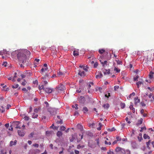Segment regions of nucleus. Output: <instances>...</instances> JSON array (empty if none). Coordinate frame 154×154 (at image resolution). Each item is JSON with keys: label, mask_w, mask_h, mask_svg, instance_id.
<instances>
[{"label": "nucleus", "mask_w": 154, "mask_h": 154, "mask_svg": "<svg viewBox=\"0 0 154 154\" xmlns=\"http://www.w3.org/2000/svg\"><path fill=\"white\" fill-rule=\"evenodd\" d=\"M22 90L23 91H25L26 92L28 91L25 88H23L22 89Z\"/></svg>", "instance_id": "obj_61"}, {"label": "nucleus", "mask_w": 154, "mask_h": 154, "mask_svg": "<svg viewBox=\"0 0 154 154\" xmlns=\"http://www.w3.org/2000/svg\"><path fill=\"white\" fill-rule=\"evenodd\" d=\"M7 153L5 150L2 149L1 150V154H6Z\"/></svg>", "instance_id": "obj_39"}, {"label": "nucleus", "mask_w": 154, "mask_h": 154, "mask_svg": "<svg viewBox=\"0 0 154 154\" xmlns=\"http://www.w3.org/2000/svg\"><path fill=\"white\" fill-rule=\"evenodd\" d=\"M103 73L104 74H109L110 73V70L109 69L107 70L105 69L104 71H103Z\"/></svg>", "instance_id": "obj_18"}, {"label": "nucleus", "mask_w": 154, "mask_h": 154, "mask_svg": "<svg viewBox=\"0 0 154 154\" xmlns=\"http://www.w3.org/2000/svg\"><path fill=\"white\" fill-rule=\"evenodd\" d=\"M24 119L25 120L28 121L29 120V117H28L26 116H25L24 117Z\"/></svg>", "instance_id": "obj_48"}, {"label": "nucleus", "mask_w": 154, "mask_h": 154, "mask_svg": "<svg viewBox=\"0 0 154 154\" xmlns=\"http://www.w3.org/2000/svg\"><path fill=\"white\" fill-rule=\"evenodd\" d=\"M82 110L84 111V113H85V112H88V109L87 107H84L83 108Z\"/></svg>", "instance_id": "obj_25"}, {"label": "nucleus", "mask_w": 154, "mask_h": 154, "mask_svg": "<svg viewBox=\"0 0 154 154\" xmlns=\"http://www.w3.org/2000/svg\"><path fill=\"white\" fill-rule=\"evenodd\" d=\"M18 133L19 136L23 137L24 136L25 133L23 131L18 130Z\"/></svg>", "instance_id": "obj_9"}, {"label": "nucleus", "mask_w": 154, "mask_h": 154, "mask_svg": "<svg viewBox=\"0 0 154 154\" xmlns=\"http://www.w3.org/2000/svg\"><path fill=\"white\" fill-rule=\"evenodd\" d=\"M20 123L19 122L16 121L13 123V125L15 127V128H20Z\"/></svg>", "instance_id": "obj_4"}, {"label": "nucleus", "mask_w": 154, "mask_h": 154, "mask_svg": "<svg viewBox=\"0 0 154 154\" xmlns=\"http://www.w3.org/2000/svg\"><path fill=\"white\" fill-rule=\"evenodd\" d=\"M117 141H120L121 140V138L119 136H117L116 137Z\"/></svg>", "instance_id": "obj_49"}, {"label": "nucleus", "mask_w": 154, "mask_h": 154, "mask_svg": "<svg viewBox=\"0 0 154 154\" xmlns=\"http://www.w3.org/2000/svg\"><path fill=\"white\" fill-rule=\"evenodd\" d=\"M45 87H44V85H42L41 86L39 85L38 88L39 90H41L42 89H43L44 90V88Z\"/></svg>", "instance_id": "obj_35"}, {"label": "nucleus", "mask_w": 154, "mask_h": 154, "mask_svg": "<svg viewBox=\"0 0 154 154\" xmlns=\"http://www.w3.org/2000/svg\"><path fill=\"white\" fill-rule=\"evenodd\" d=\"M7 62H3L2 63V65L3 66H4L5 67H6L7 66Z\"/></svg>", "instance_id": "obj_51"}, {"label": "nucleus", "mask_w": 154, "mask_h": 154, "mask_svg": "<svg viewBox=\"0 0 154 154\" xmlns=\"http://www.w3.org/2000/svg\"><path fill=\"white\" fill-rule=\"evenodd\" d=\"M114 70L116 72L118 73L120 72V69H118L116 67H115L114 69Z\"/></svg>", "instance_id": "obj_31"}, {"label": "nucleus", "mask_w": 154, "mask_h": 154, "mask_svg": "<svg viewBox=\"0 0 154 154\" xmlns=\"http://www.w3.org/2000/svg\"><path fill=\"white\" fill-rule=\"evenodd\" d=\"M79 101L80 103H84L85 101V98L84 97L81 96L79 99Z\"/></svg>", "instance_id": "obj_6"}, {"label": "nucleus", "mask_w": 154, "mask_h": 154, "mask_svg": "<svg viewBox=\"0 0 154 154\" xmlns=\"http://www.w3.org/2000/svg\"><path fill=\"white\" fill-rule=\"evenodd\" d=\"M39 61V59H35L34 60V63L35 64H38Z\"/></svg>", "instance_id": "obj_37"}, {"label": "nucleus", "mask_w": 154, "mask_h": 154, "mask_svg": "<svg viewBox=\"0 0 154 154\" xmlns=\"http://www.w3.org/2000/svg\"><path fill=\"white\" fill-rule=\"evenodd\" d=\"M38 81L37 80H36L35 81H34L33 82V83L34 84H38Z\"/></svg>", "instance_id": "obj_55"}, {"label": "nucleus", "mask_w": 154, "mask_h": 154, "mask_svg": "<svg viewBox=\"0 0 154 154\" xmlns=\"http://www.w3.org/2000/svg\"><path fill=\"white\" fill-rule=\"evenodd\" d=\"M135 95V93L134 92H133L128 97H127L128 99H129L131 98V97L132 96H134Z\"/></svg>", "instance_id": "obj_27"}, {"label": "nucleus", "mask_w": 154, "mask_h": 154, "mask_svg": "<svg viewBox=\"0 0 154 154\" xmlns=\"http://www.w3.org/2000/svg\"><path fill=\"white\" fill-rule=\"evenodd\" d=\"M66 129V128L63 126H62L60 127V130L61 131H64Z\"/></svg>", "instance_id": "obj_46"}, {"label": "nucleus", "mask_w": 154, "mask_h": 154, "mask_svg": "<svg viewBox=\"0 0 154 154\" xmlns=\"http://www.w3.org/2000/svg\"><path fill=\"white\" fill-rule=\"evenodd\" d=\"M101 149L102 150H103L104 151H106V148L105 147H102Z\"/></svg>", "instance_id": "obj_59"}, {"label": "nucleus", "mask_w": 154, "mask_h": 154, "mask_svg": "<svg viewBox=\"0 0 154 154\" xmlns=\"http://www.w3.org/2000/svg\"><path fill=\"white\" fill-rule=\"evenodd\" d=\"M134 104L135 106L137 105V103L140 102V100L138 99V97H135L134 98Z\"/></svg>", "instance_id": "obj_8"}, {"label": "nucleus", "mask_w": 154, "mask_h": 154, "mask_svg": "<svg viewBox=\"0 0 154 154\" xmlns=\"http://www.w3.org/2000/svg\"><path fill=\"white\" fill-rule=\"evenodd\" d=\"M55 122L57 124H61L63 123V121L59 116H57V119L56 120Z\"/></svg>", "instance_id": "obj_3"}, {"label": "nucleus", "mask_w": 154, "mask_h": 154, "mask_svg": "<svg viewBox=\"0 0 154 154\" xmlns=\"http://www.w3.org/2000/svg\"><path fill=\"white\" fill-rule=\"evenodd\" d=\"M143 83L141 81H139L137 82L136 83L137 86L138 88H139V85H140L141 84H143Z\"/></svg>", "instance_id": "obj_26"}, {"label": "nucleus", "mask_w": 154, "mask_h": 154, "mask_svg": "<svg viewBox=\"0 0 154 154\" xmlns=\"http://www.w3.org/2000/svg\"><path fill=\"white\" fill-rule=\"evenodd\" d=\"M139 76L138 75H137L136 77H134V81H137L138 79L139 78Z\"/></svg>", "instance_id": "obj_41"}, {"label": "nucleus", "mask_w": 154, "mask_h": 154, "mask_svg": "<svg viewBox=\"0 0 154 154\" xmlns=\"http://www.w3.org/2000/svg\"><path fill=\"white\" fill-rule=\"evenodd\" d=\"M123 150V149L122 148L118 147H116V148L115 149V150L116 152H118L120 151H122V150Z\"/></svg>", "instance_id": "obj_17"}, {"label": "nucleus", "mask_w": 154, "mask_h": 154, "mask_svg": "<svg viewBox=\"0 0 154 154\" xmlns=\"http://www.w3.org/2000/svg\"><path fill=\"white\" fill-rule=\"evenodd\" d=\"M33 146L35 147L38 148L39 146V145L37 143H35L33 144Z\"/></svg>", "instance_id": "obj_50"}, {"label": "nucleus", "mask_w": 154, "mask_h": 154, "mask_svg": "<svg viewBox=\"0 0 154 154\" xmlns=\"http://www.w3.org/2000/svg\"><path fill=\"white\" fill-rule=\"evenodd\" d=\"M79 67H80L81 68H83V69L86 72H87L88 71L87 69L88 67L87 66H80Z\"/></svg>", "instance_id": "obj_22"}, {"label": "nucleus", "mask_w": 154, "mask_h": 154, "mask_svg": "<svg viewBox=\"0 0 154 154\" xmlns=\"http://www.w3.org/2000/svg\"><path fill=\"white\" fill-rule=\"evenodd\" d=\"M73 54L75 57H76L79 55V52L78 51L75 50L73 51Z\"/></svg>", "instance_id": "obj_16"}, {"label": "nucleus", "mask_w": 154, "mask_h": 154, "mask_svg": "<svg viewBox=\"0 0 154 154\" xmlns=\"http://www.w3.org/2000/svg\"><path fill=\"white\" fill-rule=\"evenodd\" d=\"M107 154H114V153L112 151H111L110 150H109L107 152Z\"/></svg>", "instance_id": "obj_45"}, {"label": "nucleus", "mask_w": 154, "mask_h": 154, "mask_svg": "<svg viewBox=\"0 0 154 154\" xmlns=\"http://www.w3.org/2000/svg\"><path fill=\"white\" fill-rule=\"evenodd\" d=\"M143 129H145V130L146 129V128L145 126L141 127V130H140V131L141 132H142L143 131Z\"/></svg>", "instance_id": "obj_54"}, {"label": "nucleus", "mask_w": 154, "mask_h": 154, "mask_svg": "<svg viewBox=\"0 0 154 154\" xmlns=\"http://www.w3.org/2000/svg\"><path fill=\"white\" fill-rule=\"evenodd\" d=\"M119 88V86H115L114 87V90L115 91H116L117 89H118Z\"/></svg>", "instance_id": "obj_56"}, {"label": "nucleus", "mask_w": 154, "mask_h": 154, "mask_svg": "<svg viewBox=\"0 0 154 154\" xmlns=\"http://www.w3.org/2000/svg\"><path fill=\"white\" fill-rule=\"evenodd\" d=\"M5 125L7 128H8L9 126V124L8 123H6L5 124Z\"/></svg>", "instance_id": "obj_64"}, {"label": "nucleus", "mask_w": 154, "mask_h": 154, "mask_svg": "<svg viewBox=\"0 0 154 154\" xmlns=\"http://www.w3.org/2000/svg\"><path fill=\"white\" fill-rule=\"evenodd\" d=\"M129 108L131 110H132L133 113H134L135 112V108L133 107L132 105H130L129 106Z\"/></svg>", "instance_id": "obj_20"}, {"label": "nucleus", "mask_w": 154, "mask_h": 154, "mask_svg": "<svg viewBox=\"0 0 154 154\" xmlns=\"http://www.w3.org/2000/svg\"><path fill=\"white\" fill-rule=\"evenodd\" d=\"M17 57L20 62L24 64L26 60V55L21 51L17 54Z\"/></svg>", "instance_id": "obj_1"}, {"label": "nucleus", "mask_w": 154, "mask_h": 154, "mask_svg": "<svg viewBox=\"0 0 154 154\" xmlns=\"http://www.w3.org/2000/svg\"><path fill=\"white\" fill-rule=\"evenodd\" d=\"M44 91L46 93L50 94L51 93L54 91V89L50 88H45L44 89Z\"/></svg>", "instance_id": "obj_2"}, {"label": "nucleus", "mask_w": 154, "mask_h": 154, "mask_svg": "<svg viewBox=\"0 0 154 154\" xmlns=\"http://www.w3.org/2000/svg\"><path fill=\"white\" fill-rule=\"evenodd\" d=\"M34 152L35 153H39L40 152V151L38 149H35L34 150Z\"/></svg>", "instance_id": "obj_52"}, {"label": "nucleus", "mask_w": 154, "mask_h": 154, "mask_svg": "<svg viewBox=\"0 0 154 154\" xmlns=\"http://www.w3.org/2000/svg\"><path fill=\"white\" fill-rule=\"evenodd\" d=\"M58 90L63 91L65 89V86L63 84H60L57 87Z\"/></svg>", "instance_id": "obj_5"}, {"label": "nucleus", "mask_w": 154, "mask_h": 154, "mask_svg": "<svg viewBox=\"0 0 154 154\" xmlns=\"http://www.w3.org/2000/svg\"><path fill=\"white\" fill-rule=\"evenodd\" d=\"M116 61L117 62V63L118 64H119V65L121 64L122 65V62L121 61H120L119 60H116Z\"/></svg>", "instance_id": "obj_42"}, {"label": "nucleus", "mask_w": 154, "mask_h": 154, "mask_svg": "<svg viewBox=\"0 0 154 154\" xmlns=\"http://www.w3.org/2000/svg\"><path fill=\"white\" fill-rule=\"evenodd\" d=\"M53 132L52 131H47L46 132V134L47 135L49 136L50 134H51Z\"/></svg>", "instance_id": "obj_23"}, {"label": "nucleus", "mask_w": 154, "mask_h": 154, "mask_svg": "<svg viewBox=\"0 0 154 154\" xmlns=\"http://www.w3.org/2000/svg\"><path fill=\"white\" fill-rule=\"evenodd\" d=\"M57 74L59 76H61L62 75L64 76V74L60 71H59L57 72Z\"/></svg>", "instance_id": "obj_33"}, {"label": "nucleus", "mask_w": 154, "mask_h": 154, "mask_svg": "<svg viewBox=\"0 0 154 154\" xmlns=\"http://www.w3.org/2000/svg\"><path fill=\"white\" fill-rule=\"evenodd\" d=\"M61 149H62V150L61 151H60V152H59V154H61L62 153H63V150H64V148H63V147H62L61 148Z\"/></svg>", "instance_id": "obj_63"}, {"label": "nucleus", "mask_w": 154, "mask_h": 154, "mask_svg": "<svg viewBox=\"0 0 154 154\" xmlns=\"http://www.w3.org/2000/svg\"><path fill=\"white\" fill-rule=\"evenodd\" d=\"M96 141L97 142V144L98 145H99V139L98 138V139H96Z\"/></svg>", "instance_id": "obj_60"}, {"label": "nucleus", "mask_w": 154, "mask_h": 154, "mask_svg": "<svg viewBox=\"0 0 154 154\" xmlns=\"http://www.w3.org/2000/svg\"><path fill=\"white\" fill-rule=\"evenodd\" d=\"M154 72L152 71H150L149 74V78L150 79H152L153 76Z\"/></svg>", "instance_id": "obj_15"}, {"label": "nucleus", "mask_w": 154, "mask_h": 154, "mask_svg": "<svg viewBox=\"0 0 154 154\" xmlns=\"http://www.w3.org/2000/svg\"><path fill=\"white\" fill-rule=\"evenodd\" d=\"M23 52L26 54V56H29L30 54V52L29 50L27 49H25L22 51H21Z\"/></svg>", "instance_id": "obj_7"}, {"label": "nucleus", "mask_w": 154, "mask_h": 154, "mask_svg": "<svg viewBox=\"0 0 154 154\" xmlns=\"http://www.w3.org/2000/svg\"><path fill=\"white\" fill-rule=\"evenodd\" d=\"M125 120L128 124H130L131 123V122L130 121L128 120V119L127 117L126 118Z\"/></svg>", "instance_id": "obj_53"}, {"label": "nucleus", "mask_w": 154, "mask_h": 154, "mask_svg": "<svg viewBox=\"0 0 154 154\" xmlns=\"http://www.w3.org/2000/svg\"><path fill=\"white\" fill-rule=\"evenodd\" d=\"M77 137V134H72V135L71 138L70 139V141L71 142H73L75 138V137Z\"/></svg>", "instance_id": "obj_12"}, {"label": "nucleus", "mask_w": 154, "mask_h": 154, "mask_svg": "<svg viewBox=\"0 0 154 154\" xmlns=\"http://www.w3.org/2000/svg\"><path fill=\"white\" fill-rule=\"evenodd\" d=\"M98 65V63L97 62H96L94 64V66L95 68H96L97 66Z\"/></svg>", "instance_id": "obj_57"}, {"label": "nucleus", "mask_w": 154, "mask_h": 154, "mask_svg": "<svg viewBox=\"0 0 154 154\" xmlns=\"http://www.w3.org/2000/svg\"><path fill=\"white\" fill-rule=\"evenodd\" d=\"M105 51V50L103 49H100L99 50V52L101 54H103Z\"/></svg>", "instance_id": "obj_32"}, {"label": "nucleus", "mask_w": 154, "mask_h": 154, "mask_svg": "<svg viewBox=\"0 0 154 154\" xmlns=\"http://www.w3.org/2000/svg\"><path fill=\"white\" fill-rule=\"evenodd\" d=\"M143 138L145 139H150V137L148 136V135L146 134H144L143 135Z\"/></svg>", "instance_id": "obj_24"}, {"label": "nucleus", "mask_w": 154, "mask_h": 154, "mask_svg": "<svg viewBox=\"0 0 154 154\" xmlns=\"http://www.w3.org/2000/svg\"><path fill=\"white\" fill-rule=\"evenodd\" d=\"M78 128L81 131L83 130V126L80 124H78L77 125Z\"/></svg>", "instance_id": "obj_19"}, {"label": "nucleus", "mask_w": 154, "mask_h": 154, "mask_svg": "<svg viewBox=\"0 0 154 154\" xmlns=\"http://www.w3.org/2000/svg\"><path fill=\"white\" fill-rule=\"evenodd\" d=\"M131 146L134 149L137 148V145L135 142H132Z\"/></svg>", "instance_id": "obj_11"}, {"label": "nucleus", "mask_w": 154, "mask_h": 154, "mask_svg": "<svg viewBox=\"0 0 154 154\" xmlns=\"http://www.w3.org/2000/svg\"><path fill=\"white\" fill-rule=\"evenodd\" d=\"M19 86V85L18 84H14V85H13L12 86V88H17Z\"/></svg>", "instance_id": "obj_34"}, {"label": "nucleus", "mask_w": 154, "mask_h": 154, "mask_svg": "<svg viewBox=\"0 0 154 154\" xmlns=\"http://www.w3.org/2000/svg\"><path fill=\"white\" fill-rule=\"evenodd\" d=\"M150 143H151V141H150V140H149V141L148 142H146V143L147 147L149 149L150 148L149 147V145H150Z\"/></svg>", "instance_id": "obj_36"}, {"label": "nucleus", "mask_w": 154, "mask_h": 154, "mask_svg": "<svg viewBox=\"0 0 154 154\" xmlns=\"http://www.w3.org/2000/svg\"><path fill=\"white\" fill-rule=\"evenodd\" d=\"M43 84L45 86L46 85L48 84V82L47 81H44L43 82Z\"/></svg>", "instance_id": "obj_58"}, {"label": "nucleus", "mask_w": 154, "mask_h": 154, "mask_svg": "<svg viewBox=\"0 0 154 154\" xmlns=\"http://www.w3.org/2000/svg\"><path fill=\"white\" fill-rule=\"evenodd\" d=\"M96 78L97 79L100 78H101V76L99 75H97L96 76Z\"/></svg>", "instance_id": "obj_62"}, {"label": "nucleus", "mask_w": 154, "mask_h": 154, "mask_svg": "<svg viewBox=\"0 0 154 154\" xmlns=\"http://www.w3.org/2000/svg\"><path fill=\"white\" fill-rule=\"evenodd\" d=\"M57 136L60 137L62 135V133L61 131H59L57 132Z\"/></svg>", "instance_id": "obj_28"}, {"label": "nucleus", "mask_w": 154, "mask_h": 154, "mask_svg": "<svg viewBox=\"0 0 154 154\" xmlns=\"http://www.w3.org/2000/svg\"><path fill=\"white\" fill-rule=\"evenodd\" d=\"M17 140H15L14 142L12 141H11L10 142V146H12L13 145H15L17 143Z\"/></svg>", "instance_id": "obj_13"}, {"label": "nucleus", "mask_w": 154, "mask_h": 154, "mask_svg": "<svg viewBox=\"0 0 154 154\" xmlns=\"http://www.w3.org/2000/svg\"><path fill=\"white\" fill-rule=\"evenodd\" d=\"M103 107L104 108V109H107L109 107V105L108 103H106V104H104L103 105Z\"/></svg>", "instance_id": "obj_21"}, {"label": "nucleus", "mask_w": 154, "mask_h": 154, "mask_svg": "<svg viewBox=\"0 0 154 154\" xmlns=\"http://www.w3.org/2000/svg\"><path fill=\"white\" fill-rule=\"evenodd\" d=\"M101 63L103 66H104L105 65H107V62L106 60L104 62H101Z\"/></svg>", "instance_id": "obj_40"}, {"label": "nucleus", "mask_w": 154, "mask_h": 154, "mask_svg": "<svg viewBox=\"0 0 154 154\" xmlns=\"http://www.w3.org/2000/svg\"><path fill=\"white\" fill-rule=\"evenodd\" d=\"M38 116V115L37 114H35V113H33L32 114V117L33 118H37Z\"/></svg>", "instance_id": "obj_29"}, {"label": "nucleus", "mask_w": 154, "mask_h": 154, "mask_svg": "<svg viewBox=\"0 0 154 154\" xmlns=\"http://www.w3.org/2000/svg\"><path fill=\"white\" fill-rule=\"evenodd\" d=\"M105 144L108 145H110L111 144V142H108L106 140H105Z\"/></svg>", "instance_id": "obj_44"}, {"label": "nucleus", "mask_w": 154, "mask_h": 154, "mask_svg": "<svg viewBox=\"0 0 154 154\" xmlns=\"http://www.w3.org/2000/svg\"><path fill=\"white\" fill-rule=\"evenodd\" d=\"M137 138L138 139L139 141L140 142L143 139L142 137L141 136H138Z\"/></svg>", "instance_id": "obj_43"}, {"label": "nucleus", "mask_w": 154, "mask_h": 154, "mask_svg": "<svg viewBox=\"0 0 154 154\" xmlns=\"http://www.w3.org/2000/svg\"><path fill=\"white\" fill-rule=\"evenodd\" d=\"M78 74L81 77H84L85 75V72L84 71H79Z\"/></svg>", "instance_id": "obj_10"}, {"label": "nucleus", "mask_w": 154, "mask_h": 154, "mask_svg": "<svg viewBox=\"0 0 154 154\" xmlns=\"http://www.w3.org/2000/svg\"><path fill=\"white\" fill-rule=\"evenodd\" d=\"M40 109V107H38V108H35L34 109V112L38 113V111Z\"/></svg>", "instance_id": "obj_38"}, {"label": "nucleus", "mask_w": 154, "mask_h": 154, "mask_svg": "<svg viewBox=\"0 0 154 154\" xmlns=\"http://www.w3.org/2000/svg\"><path fill=\"white\" fill-rule=\"evenodd\" d=\"M143 121V119L142 118H140V119L138 120V122L136 123V125L137 126H139L142 123Z\"/></svg>", "instance_id": "obj_14"}, {"label": "nucleus", "mask_w": 154, "mask_h": 154, "mask_svg": "<svg viewBox=\"0 0 154 154\" xmlns=\"http://www.w3.org/2000/svg\"><path fill=\"white\" fill-rule=\"evenodd\" d=\"M23 81H24L21 84L23 86H25L26 82L25 79H23Z\"/></svg>", "instance_id": "obj_47"}, {"label": "nucleus", "mask_w": 154, "mask_h": 154, "mask_svg": "<svg viewBox=\"0 0 154 154\" xmlns=\"http://www.w3.org/2000/svg\"><path fill=\"white\" fill-rule=\"evenodd\" d=\"M120 105L121 106V108L122 109H124L125 107V105L124 103H120Z\"/></svg>", "instance_id": "obj_30"}]
</instances>
